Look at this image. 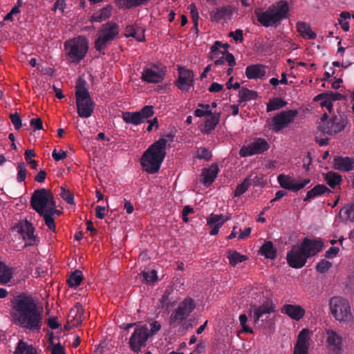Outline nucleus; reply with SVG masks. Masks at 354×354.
<instances>
[{"mask_svg": "<svg viewBox=\"0 0 354 354\" xmlns=\"http://www.w3.org/2000/svg\"><path fill=\"white\" fill-rule=\"evenodd\" d=\"M178 76L175 81V86L183 92H188L194 87V75L192 70L185 66H178Z\"/></svg>", "mask_w": 354, "mask_h": 354, "instance_id": "obj_14", "label": "nucleus"}, {"mask_svg": "<svg viewBox=\"0 0 354 354\" xmlns=\"http://www.w3.org/2000/svg\"><path fill=\"white\" fill-rule=\"evenodd\" d=\"M12 277V269L7 267L4 263L0 261V283H7Z\"/></svg>", "mask_w": 354, "mask_h": 354, "instance_id": "obj_42", "label": "nucleus"}, {"mask_svg": "<svg viewBox=\"0 0 354 354\" xmlns=\"http://www.w3.org/2000/svg\"><path fill=\"white\" fill-rule=\"evenodd\" d=\"M274 311L272 305L269 304L268 302L263 304V305L255 307L254 308V322H257V321L263 320V317L266 319L268 318V315H270Z\"/></svg>", "mask_w": 354, "mask_h": 354, "instance_id": "obj_27", "label": "nucleus"}, {"mask_svg": "<svg viewBox=\"0 0 354 354\" xmlns=\"http://www.w3.org/2000/svg\"><path fill=\"white\" fill-rule=\"evenodd\" d=\"M69 317L72 318L71 321H73L74 326H77L82 323L84 318V310L82 304L77 303L71 309Z\"/></svg>", "mask_w": 354, "mask_h": 354, "instance_id": "obj_32", "label": "nucleus"}, {"mask_svg": "<svg viewBox=\"0 0 354 354\" xmlns=\"http://www.w3.org/2000/svg\"><path fill=\"white\" fill-rule=\"evenodd\" d=\"M330 310L334 318L343 324H348L353 321V316L351 313L348 301L340 296L333 297L330 299Z\"/></svg>", "mask_w": 354, "mask_h": 354, "instance_id": "obj_5", "label": "nucleus"}, {"mask_svg": "<svg viewBox=\"0 0 354 354\" xmlns=\"http://www.w3.org/2000/svg\"><path fill=\"white\" fill-rule=\"evenodd\" d=\"M229 36L232 37L236 41L241 42L243 41V30L241 29H236L235 31L230 32Z\"/></svg>", "mask_w": 354, "mask_h": 354, "instance_id": "obj_59", "label": "nucleus"}, {"mask_svg": "<svg viewBox=\"0 0 354 354\" xmlns=\"http://www.w3.org/2000/svg\"><path fill=\"white\" fill-rule=\"evenodd\" d=\"M167 140L161 138L154 142L142 154L140 164L144 171L148 174L157 173L160 168L166 154Z\"/></svg>", "mask_w": 354, "mask_h": 354, "instance_id": "obj_2", "label": "nucleus"}, {"mask_svg": "<svg viewBox=\"0 0 354 354\" xmlns=\"http://www.w3.org/2000/svg\"><path fill=\"white\" fill-rule=\"evenodd\" d=\"M17 180L19 183L24 182L26 178V167L24 162H20L17 165Z\"/></svg>", "mask_w": 354, "mask_h": 354, "instance_id": "obj_48", "label": "nucleus"}, {"mask_svg": "<svg viewBox=\"0 0 354 354\" xmlns=\"http://www.w3.org/2000/svg\"><path fill=\"white\" fill-rule=\"evenodd\" d=\"M270 146L264 138H255L252 142L241 147L239 151L241 157L252 156L261 154L267 151Z\"/></svg>", "mask_w": 354, "mask_h": 354, "instance_id": "obj_13", "label": "nucleus"}, {"mask_svg": "<svg viewBox=\"0 0 354 354\" xmlns=\"http://www.w3.org/2000/svg\"><path fill=\"white\" fill-rule=\"evenodd\" d=\"M289 12L288 3L286 1H280L276 8L257 14L258 21L265 27L276 26L287 17Z\"/></svg>", "mask_w": 354, "mask_h": 354, "instance_id": "obj_4", "label": "nucleus"}, {"mask_svg": "<svg viewBox=\"0 0 354 354\" xmlns=\"http://www.w3.org/2000/svg\"><path fill=\"white\" fill-rule=\"evenodd\" d=\"M342 214L346 215V219L354 222V202L343 207L339 212V214Z\"/></svg>", "mask_w": 354, "mask_h": 354, "instance_id": "obj_46", "label": "nucleus"}, {"mask_svg": "<svg viewBox=\"0 0 354 354\" xmlns=\"http://www.w3.org/2000/svg\"><path fill=\"white\" fill-rule=\"evenodd\" d=\"M149 328L147 324L136 325L129 339L130 349L136 354H138L142 349L147 346L149 338Z\"/></svg>", "mask_w": 354, "mask_h": 354, "instance_id": "obj_8", "label": "nucleus"}, {"mask_svg": "<svg viewBox=\"0 0 354 354\" xmlns=\"http://www.w3.org/2000/svg\"><path fill=\"white\" fill-rule=\"evenodd\" d=\"M41 217H43L45 221V224L48 227L50 230H51L53 232H56V225L55 223V219L54 218L45 212L42 215H39Z\"/></svg>", "mask_w": 354, "mask_h": 354, "instance_id": "obj_50", "label": "nucleus"}, {"mask_svg": "<svg viewBox=\"0 0 354 354\" xmlns=\"http://www.w3.org/2000/svg\"><path fill=\"white\" fill-rule=\"evenodd\" d=\"M234 12V8L232 6H223L212 10L210 13L211 21L213 22H219L221 20H229L231 19Z\"/></svg>", "mask_w": 354, "mask_h": 354, "instance_id": "obj_21", "label": "nucleus"}, {"mask_svg": "<svg viewBox=\"0 0 354 354\" xmlns=\"http://www.w3.org/2000/svg\"><path fill=\"white\" fill-rule=\"evenodd\" d=\"M77 112L78 115L82 118H88L91 117L94 111L95 102L92 100L91 95L78 94L75 97Z\"/></svg>", "mask_w": 354, "mask_h": 354, "instance_id": "obj_15", "label": "nucleus"}, {"mask_svg": "<svg viewBox=\"0 0 354 354\" xmlns=\"http://www.w3.org/2000/svg\"><path fill=\"white\" fill-rule=\"evenodd\" d=\"M23 236L24 239L33 240L34 239V228L32 224L28 221L22 224L18 230Z\"/></svg>", "mask_w": 354, "mask_h": 354, "instance_id": "obj_40", "label": "nucleus"}, {"mask_svg": "<svg viewBox=\"0 0 354 354\" xmlns=\"http://www.w3.org/2000/svg\"><path fill=\"white\" fill-rule=\"evenodd\" d=\"M119 35V26L113 21H108L103 24L98 30L95 41V48L97 51L104 54V50Z\"/></svg>", "mask_w": 354, "mask_h": 354, "instance_id": "obj_6", "label": "nucleus"}, {"mask_svg": "<svg viewBox=\"0 0 354 354\" xmlns=\"http://www.w3.org/2000/svg\"><path fill=\"white\" fill-rule=\"evenodd\" d=\"M220 113H214L210 115V118L205 121L204 128L202 131L206 134L210 133L217 126L220 120Z\"/></svg>", "mask_w": 354, "mask_h": 354, "instance_id": "obj_34", "label": "nucleus"}, {"mask_svg": "<svg viewBox=\"0 0 354 354\" xmlns=\"http://www.w3.org/2000/svg\"><path fill=\"white\" fill-rule=\"evenodd\" d=\"M281 313L295 321H299L304 317L306 311L300 305L285 304L281 308Z\"/></svg>", "mask_w": 354, "mask_h": 354, "instance_id": "obj_23", "label": "nucleus"}, {"mask_svg": "<svg viewBox=\"0 0 354 354\" xmlns=\"http://www.w3.org/2000/svg\"><path fill=\"white\" fill-rule=\"evenodd\" d=\"M154 113L153 107L151 105H146L139 111L124 112L122 113V119L127 124L139 125L144 123L148 118Z\"/></svg>", "mask_w": 354, "mask_h": 354, "instance_id": "obj_11", "label": "nucleus"}, {"mask_svg": "<svg viewBox=\"0 0 354 354\" xmlns=\"http://www.w3.org/2000/svg\"><path fill=\"white\" fill-rule=\"evenodd\" d=\"M327 192L330 193V190L326 185L318 184L307 192L304 201H308L312 198L322 196Z\"/></svg>", "mask_w": 354, "mask_h": 354, "instance_id": "obj_33", "label": "nucleus"}, {"mask_svg": "<svg viewBox=\"0 0 354 354\" xmlns=\"http://www.w3.org/2000/svg\"><path fill=\"white\" fill-rule=\"evenodd\" d=\"M345 128L344 121L338 116L332 117L326 123L319 125V130L325 134L333 135L342 131Z\"/></svg>", "mask_w": 354, "mask_h": 354, "instance_id": "obj_19", "label": "nucleus"}, {"mask_svg": "<svg viewBox=\"0 0 354 354\" xmlns=\"http://www.w3.org/2000/svg\"><path fill=\"white\" fill-rule=\"evenodd\" d=\"M230 219V217L223 218V215L211 214L207 219V225L211 228L209 234L212 236L216 235L218 233L219 229L224 224V223Z\"/></svg>", "mask_w": 354, "mask_h": 354, "instance_id": "obj_24", "label": "nucleus"}, {"mask_svg": "<svg viewBox=\"0 0 354 354\" xmlns=\"http://www.w3.org/2000/svg\"><path fill=\"white\" fill-rule=\"evenodd\" d=\"M55 198L52 192L46 189H38L34 191L30 198V205L32 209L39 214H44L51 202H54Z\"/></svg>", "mask_w": 354, "mask_h": 354, "instance_id": "obj_7", "label": "nucleus"}, {"mask_svg": "<svg viewBox=\"0 0 354 354\" xmlns=\"http://www.w3.org/2000/svg\"><path fill=\"white\" fill-rule=\"evenodd\" d=\"M194 212V209L190 205H186L184 207L182 211V218L185 223L189 221L188 215Z\"/></svg>", "mask_w": 354, "mask_h": 354, "instance_id": "obj_60", "label": "nucleus"}, {"mask_svg": "<svg viewBox=\"0 0 354 354\" xmlns=\"http://www.w3.org/2000/svg\"><path fill=\"white\" fill-rule=\"evenodd\" d=\"M312 333L308 328H303L298 334L295 346L309 349Z\"/></svg>", "mask_w": 354, "mask_h": 354, "instance_id": "obj_30", "label": "nucleus"}, {"mask_svg": "<svg viewBox=\"0 0 354 354\" xmlns=\"http://www.w3.org/2000/svg\"><path fill=\"white\" fill-rule=\"evenodd\" d=\"M227 257L229 259L230 265L232 266H235L247 259L245 255L241 254L237 251L231 250L227 252Z\"/></svg>", "mask_w": 354, "mask_h": 354, "instance_id": "obj_39", "label": "nucleus"}, {"mask_svg": "<svg viewBox=\"0 0 354 354\" xmlns=\"http://www.w3.org/2000/svg\"><path fill=\"white\" fill-rule=\"evenodd\" d=\"M52 156L55 161H59L66 158V152L63 150L57 152L56 149H54L52 152Z\"/></svg>", "mask_w": 354, "mask_h": 354, "instance_id": "obj_61", "label": "nucleus"}, {"mask_svg": "<svg viewBox=\"0 0 354 354\" xmlns=\"http://www.w3.org/2000/svg\"><path fill=\"white\" fill-rule=\"evenodd\" d=\"M297 114L298 111L292 109L282 111L277 113L271 120L270 129L275 133L281 131L288 127L294 121Z\"/></svg>", "mask_w": 354, "mask_h": 354, "instance_id": "obj_10", "label": "nucleus"}, {"mask_svg": "<svg viewBox=\"0 0 354 354\" xmlns=\"http://www.w3.org/2000/svg\"><path fill=\"white\" fill-rule=\"evenodd\" d=\"M319 97L328 98L332 102L336 101V100H343L344 98V96L342 94H341L339 93H337V92H336V93L330 92V93H321V94H319Z\"/></svg>", "mask_w": 354, "mask_h": 354, "instance_id": "obj_54", "label": "nucleus"}, {"mask_svg": "<svg viewBox=\"0 0 354 354\" xmlns=\"http://www.w3.org/2000/svg\"><path fill=\"white\" fill-rule=\"evenodd\" d=\"M333 168L342 172L354 169V158L336 156L333 158Z\"/></svg>", "mask_w": 354, "mask_h": 354, "instance_id": "obj_22", "label": "nucleus"}, {"mask_svg": "<svg viewBox=\"0 0 354 354\" xmlns=\"http://www.w3.org/2000/svg\"><path fill=\"white\" fill-rule=\"evenodd\" d=\"M196 307L195 301L191 297L185 298L180 303L178 308L173 312L169 319V324L174 328L185 320Z\"/></svg>", "mask_w": 354, "mask_h": 354, "instance_id": "obj_9", "label": "nucleus"}, {"mask_svg": "<svg viewBox=\"0 0 354 354\" xmlns=\"http://www.w3.org/2000/svg\"><path fill=\"white\" fill-rule=\"evenodd\" d=\"M325 338L328 351L334 354H342L343 338L336 330L331 328L326 329Z\"/></svg>", "mask_w": 354, "mask_h": 354, "instance_id": "obj_16", "label": "nucleus"}, {"mask_svg": "<svg viewBox=\"0 0 354 354\" xmlns=\"http://www.w3.org/2000/svg\"><path fill=\"white\" fill-rule=\"evenodd\" d=\"M10 118L16 130H19L21 128V119L18 113L16 112L15 113L10 114Z\"/></svg>", "mask_w": 354, "mask_h": 354, "instance_id": "obj_55", "label": "nucleus"}, {"mask_svg": "<svg viewBox=\"0 0 354 354\" xmlns=\"http://www.w3.org/2000/svg\"><path fill=\"white\" fill-rule=\"evenodd\" d=\"M47 325L51 329H57L60 324L57 322V318L56 317H50L47 319Z\"/></svg>", "mask_w": 354, "mask_h": 354, "instance_id": "obj_64", "label": "nucleus"}, {"mask_svg": "<svg viewBox=\"0 0 354 354\" xmlns=\"http://www.w3.org/2000/svg\"><path fill=\"white\" fill-rule=\"evenodd\" d=\"M189 9L190 10V15L194 23V27H196V30L198 31V21L199 18L198 9L195 3H191L189 6Z\"/></svg>", "mask_w": 354, "mask_h": 354, "instance_id": "obj_53", "label": "nucleus"}, {"mask_svg": "<svg viewBox=\"0 0 354 354\" xmlns=\"http://www.w3.org/2000/svg\"><path fill=\"white\" fill-rule=\"evenodd\" d=\"M83 280L82 272L79 270H75L71 272L67 279V283L70 288L78 287Z\"/></svg>", "mask_w": 354, "mask_h": 354, "instance_id": "obj_38", "label": "nucleus"}, {"mask_svg": "<svg viewBox=\"0 0 354 354\" xmlns=\"http://www.w3.org/2000/svg\"><path fill=\"white\" fill-rule=\"evenodd\" d=\"M259 252L267 259H274L277 257V249L272 241H266L261 247Z\"/></svg>", "mask_w": 354, "mask_h": 354, "instance_id": "obj_35", "label": "nucleus"}, {"mask_svg": "<svg viewBox=\"0 0 354 354\" xmlns=\"http://www.w3.org/2000/svg\"><path fill=\"white\" fill-rule=\"evenodd\" d=\"M11 314L13 323L20 328L33 332H39L42 326L41 311L31 296L21 293L17 296L12 303Z\"/></svg>", "mask_w": 354, "mask_h": 354, "instance_id": "obj_1", "label": "nucleus"}, {"mask_svg": "<svg viewBox=\"0 0 354 354\" xmlns=\"http://www.w3.org/2000/svg\"><path fill=\"white\" fill-rule=\"evenodd\" d=\"M82 93H85L86 96L90 95L86 81L84 79L79 78L75 85V97H77L78 94L81 95Z\"/></svg>", "mask_w": 354, "mask_h": 354, "instance_id": "obj_44", "label": "nucleus"}, {"mask_svg": "<svg viewBox=\"0 0 354 354\" xmlns=\"http://www.w3.org/2000/svg\"><path fill=\"white\" fill-rule=\"evenodd\" d=\"M30 124L34 130H41L43 129V122L39 118L32 119Z\"/></svg>", "mask_w": 354, "mask_h": 354, "instance_id": "obj_63", "label": "nucleus"}, {"mask_svg": "<svg viewBox=\"0 0 354 354\" xmlns=\"http://www.w3.org/2000/svg\"><path fill=\"white\" fill-rule=\"evenodd\" d=\"M59 195L68 204H74V195L71 191L66 189L65 188L62 187L60 188Z\"/></svg>", "mask_w": 354, "mask_h": 354, "instance_id": "obj_49", "label": "nucleus"}, {"mask_svg": "<svg viewBox=\"0 0 354 354\" xmlns=\"http://www.w3.org/2000/svg\"><path fill=\"white\" fill-rule=\"evenodd\" d=\"M142 281L147 283H153L157 280V272L155 270H152L148 272H142L141 274Z\"/></svg>", "mask_w": 354, "mask_h": 354, "instance_id": "obj_47", "label": "nucleus"}, {"mask_svg": "<svg viewBox=\"0 0 354 354\" xmlns=\"http://www.w3.org/2000/svg\"><path fill=\"white\" fill-rule=\"evenodd\" d=\"M165 75V68H160L156 64H153L151 68L143 69L141 80L147 83L158 84L164 80Z\"/></svg>", "mask_w": 354, "mask_h": 354, "instance_id": "obj_17", "label": "nucleus"}, {"mask_svg": "<svg viewBox=\"0 0 354 354\" xmlns=\"http://www.w3.org/2000/svg\"><path fill=\"white\" fill-rule=\"evenodd\" d=\"M112 6L108 5L103 8L95 12L91 17L90 21L91 22H102L108 19L111 15Z\"/></svg>", "mask_w": 354, "mask_h": 354, "instance_id": "obj_28", "label": "nucleus"}, {"mask_svg": "<svg viewBox=\"0 0 354 354\" xmlns=\"http://www.w3.org/2000/svg\"><path fill=\"white\" fill-rule=\"evenodd\" d=\"M308 259V256L300 245H294L286 255L288 264L295 269L303 268L306 265Z\"/></svg>", "mask_w": 354, "mask_h": 354, "instance_id": "obj_12", "label": "nucleus"}, {"mask_svg": "<svg viewBox=\"0 0 354 354\" xmlns=\"http://www.w3.org/2000/svg\"><path fill=\"white\" fill-rule=\"evenodd\" d=\"M250 185V177L245 178L241 183L236 186V189L234 190V196L239 197L243 194Z\"/></svg>", "mask_w": 354, "mask_h": 354, "instance_id": "obj_45", "label": "nucleus"}, {"mask_svg": "<svg viewBox=\"0 0 354 354\" xmlns=\"http://www.w3.org/2000/svg\"><path fill=\"white\" fill-rule=\"evenodd\" d=\"M239 103L241 104L243 102L256 100L258 97V93L254 91L243 87L239 91Z\"/></svg>", "mask_w": 354, "mask_h": 354, "instance_id": "obj_36", "label": "nucleus"}, {"mask_svg": "<svg viewBox=\"0 0 354 354\" xmlns=\"http://www.w3.org/2000/svg\"><path fill=\"white\" fill-rule=\"evenodd\" d=\"M297 30L304 38L314 39L317 37V35L313 32L309 24L303 21H298L296 24Z\"/></svg>", "mask_w": 354, "mask_h": 354, "instance_id": "obj_31", "label": "nucleus"}, {"mask_svg": "<svg viewBox=\"0 0 354 354\" xmlns=\"http://www.w3.org/2000/svg\"><path fill=\"white\" fill-rule=\"evenodd\" d=\"M300 246L308 256V258H310L322 250L324 243L319 239H311L306 237L302 241Z\"/></svg>", "mask_w": 354, "mask_h": 354, "instance_id": "obj_20", "label": "nucleus"}, {"mask_svg": "<svg viewBox=\"0 0 354 354\" xmlns=\"http://www.w3.org/2000/svg\"><path fill=\"white\" fill-rule=\"evenodd\" d=\"M277 181L282 188L297 192L310 183V180L309 178H305L299 183H295V180L291 176L285 174H279L277 176Z\"/></svg>", "mask_w": 354, "mask_h": 354, "instance_id": "obj_18", "label": "nucleus"}, {"mask_svg": "<svg viewBox=\"0 0 354 354\" xmlns=\"http://www.w3.org/2000/svg\"><path fill=\"white\" fill-rule=\"evenodd\" d=\"M218 171L217 165H212L208 168H204L202 171L203 185L206 187L211 185L216 178Z\"/></svg>", "mask_w": 354, "mask_h": 354, "instance_id": "obj_26", "label": "nucleus"}, {"mask_svg": "<svg viewBox=\"0 0 354 354\" xmlns=\"http://www.w3.org/2000/svg\"><path fill=\"white\" fill-rule=\"evenodd\" d=\"M212 153L205 147L200 148L197 150L196 158L209 161L212 158Z\"/></svg>", "mask_w": 354, "mask_h": 354, "instance_id": "obj_51", "label": "nucleus"}, {"mask_svg": "<svg viewBox=\"0 0 354 354\" xmlns=\"http://www.w3.org/2000/svg\"><path fill=\"white\" fill-rule=\"evenodd\" d=\"M15 354H38L37 349L23 340H19L15 351Z\"/></svg>", "mask_w": 354, "mask_h": 354, "instance_id": "obj_37", "label": "nucleus"}, {"mask_svg": "<svg viewBox=\"0 0 354 354\" xmlns=\"http://www.w3.org/2000/svg\"><path fill=\"white\" fill-rule=\"evenodd\" d=\"M49 215L53 217L54 215L59 216L62 214V212L59 209H57L56 201L51 202L50 206L48 207V209L46 212Z\"/></svg>", "mask_w": 354, "mask_h": 354, "instance_id": "obj_58", "label": "nucleus"}, {"mask_svg": "<svg viewBox=\"0 0 354 354\" xmlns=\"http://www.w3.org/2000/svg\"><path fill=\"white\" fill-rule=\"evenodd\" d=\"M118 6L122 8L130 9L136 7L135 0H119Z\"/></svg>", "mask_w": 354, "mask_h": 354, "instance_id": "obj_57", "label": "nucleus"}, {"mask_svg": "<svg viewBox=\"0 0 354 354\" xmlns=\"http://www.w3.org/2000/svg\"><path fill=\"white\" fill-rule=\"evenodd\" d=\"M266 74V66L262 64H252L245 68V75L250 80L262 79Z\"/></svg>", "mask_w": 354, "mask_h": 354, "instance_id": "obj_25", "label": "nucleus"}, {"mask_svg": "<svg viewBox=\"0 0 354 354\" xmlns=\"http://www.w3.org/2000/svg\"><path fill=\"white\" fill-rule=\"evenodd\" d=\"M251 185L254 186H263L266 183L263 176H255L254 178H250Z\"/></svg>", "mask_w": 354, "mask_h": 354, "instance_id": "obj_62", "label": "nucleus"}, {"mask_svg": "<svg viewBox=\"0 0 354 354\" xmlns=\"http://www.w3.org/2000/svg\"><path fill=\"white\" fill-rule=\"evenodd\" d=\"M324 179L326 184L332 189H336L337 187L339 188V185L342 182V176L339 174L335 171H328L326 174H323Z\"/></svg>", "mask_w": 354, "mask_h": 354, "instance_id": "obj_29", "label": "nucleus"}, {"mask_svg": "<svg viewBox=\"0 0 354 354\" xmlns=\"http://www.w3.org/2000/svg\"><path fill=\"white\" fill-rule=\"evenodd\" d=\"M64 46L66 58L73 64H79L84 59L88 50V41L84 36L67 40Z\"/></svg>", "mask_w": 354, "mask_h": 354, "instance_id": "obj_3", "label": "nucleus"}, {"mask_svg": "<svg viewBox=\"0 0 354 354\" xmlns=\"http://www.w3.org/2000/svg\"><path fill=\"white\" fill-rule=\"evenodd\" d=\"M287 102L280 97H274L267 104L266 111L270 112L286 106Z\"/></svg>", "mask_w": 354, "mask_h": 354, "instance_id": "obj_41", "label": "nucleus"}, {"mask_svg": "<svg viewBox=\"0 0 354 354\" xmlns=\"http://www.w3.org/2000/svg\"><path fill=\"white\" fill-rule=\"evenodd\" d=\"M332 266V263L325 259L321 260L316 266V270L319 273H325Z\"/></svg>", "mask_w": 354, "mask_h": 354, "instance_id": "obj_52", "label": "nucleus"}, {"mask_svg": "<svg viewBox=\"0 0 354 354\" xmlns=\"http://www.w3.org/2000/svg\"><path fill=\"white\" fill-rule=\"evenodd\" d=\"M223 46L222 42L220 41H216L214 44L210 48V53L209 55V57L210 59H216L217 58L221 57L220 55H225V50L222 51L220 50V48Z\"/></svg>", "mask_w": 354, "mask_h": 354, "instance_id": "obj_43", "label": "nucleus"}, {"mask_svg": "<svg viewBox=\"0 0 354 354\" xmlns=\"http://www.w3.org/2000/svg\"><path fill=\"white\" fill-rule=\"evenodd\" d=\"M239 321H240V324H241L244 332L249 333H253L252 329L246 326V323L248 321V317L246 316V315H245V314L241 315L239 316Z\"/></svg>", "mask_w": 354, "mask_h": 354, "instance_id": "obj_56", "label": "nucleus"}]
</instances>
